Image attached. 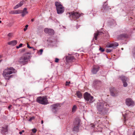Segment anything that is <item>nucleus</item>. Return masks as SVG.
<instances>
[{
	"label": "nucleus",
	"instance_id": "obj_1",
	"mask_svg": "<svg viewBox=\"0 0 135 135\" xmlns=\"http://www.w3.org/2000/svg\"><path fill=\"white\" fill-rule=\"evenodd\" d=\"M16 72V70L13 68H8L3 71V75L6 80H9L13 76V75H10L12 73H15Z\"/></svg>",
	"mask_w": 135,
	"mask_h": 135
},
{
	"label": "nucleus",
	"instance_id": "obj_2",
	"mask_svg": "<svg viewBox=\"0 0 135 135\" xmlns=\"http://www.w3.org/2000/svg\"><path fill=\"white\" fill-rule=\"evenodd\" d=\"M66 15L71 19L74 20L78 19L80 16V13L78 12L74 11L67 13Z\"/></svg>",
	"mask_w": 135,
	"mask_h": 135
},
{
	"label": "nucleus",
	"instance_id": "obj_3",
	"mask_svg": "<svg viewBox=\"0 0 135 135\" xmlns=\"http://www.w3.org/2000/svg\"><path fill=\"white\" fill-rule=\"evenodd\" d=\"M36 101L38 103L43 105H46L48 103L46 97H39L36 99Z\"/></svg>",
	"mask_w": 135,
	"mask_h": 135
},
{
	"label": "nucleus",
	"instance_id": "obj_4",
	"mask_svg": "<svg viewBox=\"0 0 135 135\" xmlns=\"http://www.w3.org/2000/svg\"><path fill=\"white\" fill-rule=\"evenodd\" d=\"M55 5L58 14H61L64 12V8L61 4V3L57 2H55Z\"/></svg>",
	"mask_w": 135,
	"mask_h": 135
},
{
	"label": "nucleus",
	"instance_id": "obj_5",
	"mask_svg": "<svg viewBox=\"0 0 135 135\" xmlns=\"http://www.w3.org/2000/svg\"><path fill=\"white\" fill-rule=\"evenodd\" d=\"M84 97L85 99L89 103H92L94 101L93 97L87 92L84 93Z\"/></svg>",
	"mask_w": 135,
	"mask_h": 135
},
{
	"label": "nucleus",
	"instance_id": "obj_6",
	"mask_svg": "<svg viewBox=\"0 0 135 135\" xmlns=\"http://www.w3.org/2000/svg\"><path fill=\"white\" fill-rule=\"evenodd\" d=\"M30 56L28 55H25L21 57L18 62L20 64H24L28 61Z\"/></svg>",
	"mask_w": 135,
	"mask_h": 135
},
{
	"label": "nucleus",
	"instance_id": "obj_7",
	"mask_svg": "<svg viewBox=\"0 0 135 135\" xmlns=\"http://www.w3.org/2000/svg\"><path fill=\"white\" fill-rule=\"evenodd\" d=\"M108 106V105H107L106 103H98L97 105V108L98 110L99 111H101L103 110V107H105V106Z\"/></svg>",
	"mask_w": 135,
	"mask_h": 135
},
{
	"label": "nucleus",
	"instance_id": "obj_8",
	"mask_svg": "<svg viewBox=\"0 0 135 135\" xmlns=\"http://www.w3.org/2000/svg\"><path fill=\"white\" fill-rule=\"evenodd\" d=\"M110 92L111 95L113 97L117 96L118 94V91L114 88H111L110 89Z\"/></svg>",
	"mask_w": 135,
	"mask_h": 135
},
{
	"label": "nucleus",
	"instance_id": "obj_9",
	"mask_svg": "<svg viewBox=\"0 0 135 135\" xmlns=\"http://www.w3.org/2000/svg\"><path fill=\"white\" fill-rule=\"evenodd\" d=\"M51 106L52 111L54 113L56 112L60 107L59 105L57 104H54L51 105Z\"/></svg>",
	"mask_w": 135,
	"mask_h": 135
},
{
	"label": "nucleus",
	"instance_id": "obj_10",
	"mask_svg": "<svg viewBox=\"0 0 135 135\" xmlns=\"http://www.w3.org/2000/svg\"><path fill=\"white\" fill-rule=\"evenodd\" d=\"M80 121L79 120L76 121L75 123V125L73 129V131L78 132L79 130V127L80 125Z\"/></svg>",
	"mask_w": 135,
	"mask_h": 135
},
{
	"label": "nucleus",
	"instance_id": "obj_11",
	"mask_svg": "<svg viewBox=\"0 0 135 135\" xmlns=\"http://www.w3.org/2000/svg\"><path fill=\"white\" fill-rule=\"evenodd\" d=\"M126 105L129 106H133L134 105V102L130 98H128L126 99Z\"/></svg>",
	"mask_w": 135,
	"mask_h": 135
},
{
	"label": "nucleus",
	"instance_id": "obj_12",
	"mask_svg": "<svg viewBox=\"0 0 135 135\" xmlns=\"http://www.w3.org/2000/svg\"><path fill=\"white\" fill-rule=\"evenodd\" d=\"M44 31L45 33H48L50 35H53L54 33V31L51 28H45L44 29Z\"/></svg>",
	"mask_w": 135,
	"mask_h": 135
},
{
	"label": "nucleus",
	"instance_id": "obj_13",
	"mask_svg": "<svg viewBox=\"0 0 135 135\" xmlns=\"http://www.w3.org/2000/svg\"><path fill=\"white\" fill-rule=\"evenodd\" d=\"M66 59L68 62H73L75 61V59L73 56H68L66 57Z\"/></svg>",
	"mask_w": 135,
	"mask_h": 135
},
{
	"label": "nucleus",
	"instance_id": "obj_14",
	"mask_svg": "<svg viewBox=\"0 0 135 135\" xmlns=\"http://www.w3.org/2000/svg\"><path fill=\"white\" fill-rule=\"evenodd\" d=\"M99 69V67L97 65L94 66L91 72L93 74H96L98 71Z\"/></svg>",
	"mask_w": 135,
	"mask_h": 135
},
{
	"label": "nucleus",
	"instance_id": "obj_15",
	"mask_svg": "<svg viewBox=\"0 0 135 135\" xmlns=\"http://www.w3.org/2000/svg\"><path fill=\"white\" fill-rule=\"evenodd\" d=\"M118 45V44L117 42H115L113 44L107 45V47H112L114 49Z\"/></svg>",
	"mask_w": 135,
	"mask_h": 135
},
{
	"label": "nucleus",
	"instance_id": "obj_16",
	"mask_svg": "<svg viewBox=\"0 0 135 135\" xmlns=\"http://www.w3.org/2000/svg\"><path fill=\"white\" fill-rule=\"evenodd\" d=\"M123 83V85L124 87H126L127 85V84L126 81L127 80V78L124 76L120 78Z\"/></svg>",
	"mask_w": 135,
	"mask_h": 135
},
{
	"label": "nucleus",
	"instance_id": "obj_17",
	"mask_svg": "<svg viewBox=\"0 0 135 135\" xmlns=\"http://www.w3.org/2000/svg\"><path fill=\"white\" fill-rule=\"evenodd\" d=\"M128 37V35L126 34H122L118 35L117 37V38L118 40L122 39L124 38H127Z\"/></svg>",
	"mask_w": 135,
	"mask_h": 135
},
{
	"label": "nucleus",
	"instance_id": "obj_18",
	"mask_svg": "<svg viewBox=\"0 0 135 135\" xmlns=\"http://www.w3.org/2000/svg\"><path fill=\"white\" fill-rule=\"evenodd\" d=\"M95 87L97 89L99 88L101 86V83L99 81H96L94 83Z\"/></svg>",
	"mask_w": 135,
	"mask_h": 135
},
{
	"label": "nucleus",
	"instance_id": "obj_19",
	"mask_svg": "<svg viewBox=\"0 0 135 135\" xmlns=\"http://www.w3.org/2000/svg\"><path fill=\"white\" fill-rule=\"evenodd\" d=\"M22 14L21 16L22 17H24L28 13V12L27 11V8H25L23 10H22Z\"/></svg>",
	"mask_w": 135,
	"mask_h": 135
},
{
	"label": "nucleus",
	"instance_id": "obj_20",
	"mask_svg": "<svg viewBox=\"0 0 135 135\" xmlns=\"http://www.w3.org/2000/svg\"><path fill=\"white\" fill-rule=\"evenodd\" d=\"M8 126H6L5 127H2V129L1 131V133L3 134V133L7 132L8 131Z\"/></svg>",
	"mask_w": 135,
	"mask_h": 135
},
{
	"label": "nucleus",
	"instance_id": "obj_21",
	"mask_svg": "<svg viewBox=\"0 0 135 135\" xmlns=\"http://www.w3.org/2000/svg\"><path fill=\"white\" fill-rule=\"evenodd\" d=\"M17 43V41L16 40H14L11 41L9 42L8 43L9 45H11L13 46L16 45Z\"/></svg>",
	"mask_w": 135,
	"mask_h": 135
},
{
	"label": "nucleus",
	"instance_id": "obj_22",
	"mask_svg": "<svg viewBox=\"0 0 135 135\" xmlns=\"http://www.w3.org/2000/svg\"><path fill=\"white\" fill-rule=\"evenodd\" d=\"M23 4V3H22V2H20V3L18 4L17 5H16L15 6L13 9H15L17 8H18L21 7L22 6Z\"/></svg>",
	"mask_w": 135,
	"mask_h": 135
},
{
	"label": "nucleus",
	"instance_id": "obj_23",
	"mask_svg": "<svg viewBox=\"0 0 135 135\" xmlns=\"http://www.w3.org/2000/svg\"><path fill=\"white\" fill-rule=\"evenodd\" d=\"M75 95H76L78 98H82V95L81 93L79 91L76 92Z\"/></svg>",
	"mask_w": 135,
	"mask_h": 135
},
{
	"label": "nucleus",
	"instance_id": "obj_24",
	"mask_svg": "<svg viewBox=\"0 0 135 135\" xmlns=\"http://www.w3.org/2000/svg\"><path fill=\"white\" fill-rule=\"evenodd\" d=\"M77 108V107L76 105H74L72 108V112H73V113L75 112Z\"/></svg>",
	"mask_w": 135,
	"mask_h": 135
},
{
	"label": "nucleus",
	"instance_id": "obj_25",
	"mask_svg": "<svg viewBox=\"0 0 135 135\" xmlns=\"http://www.w3.org/2000/svg\"><path fill=\"white\" fill-rule=\"evenodd\" d=\"M98 34L97 33V32L95 33H94V38L95 39V40H96L97 39V37L98 36Z\"/></svg>",
	"mask_w": 135,
	"mask_h": 135
},
{
	"label": "nucleus",
	"instance_id": "obj_26",
	"mask_svg": "<svg viewBox=\"0 0 135 135\" xmlns=\"http://www.w3.org/2000/svg\"><path fill=\"white\" fill-rule=\"evenodd\" d=\"M15 14H18L21 13H22L21 10H15Z\"/></svg>",
	"mask_w": 135,
	"mask_h": 135
},
{
	"label": "nucleus",
	"instance_id": "obj_27",
	"mask_svg": "<svg viewBox=\"0 0 135 135\" xmlns=\"http://www.w3.org/2000/svg\"><path fill=\"white\" fill-rule=\"evenodd\" d=\"M132 54L133 56L135 59V47L133 48L132 51Z\"/></svg>",
	"mask_w": 135,
	"mask_h": 135
},
{
	"label": "nucleus",
	"instance_id": "obj_28",
	"mask_svg": "<svg viewBox=\"0 0 135 135\" xmlns=\"http://www.w3.org/2000/svg\"><path fill=\"white\" fill-rule=\"evenodd\" d=\"M27 47L28 48H29L30 49H31V48L33 50H35V49L33 48V47H30L28 43L27 44Z\"/></svg>",
	"mask_w": 135,
	"mask_h": 135
},
{
	"label": "nucleus",
	"instance_id": "obj_29",
	"mask_svg": "<svg viewBox=\"0 0 135 135\" xmlns=\"http://www.w3.org/2000/svg\"><path fill=\"white\" fill-rule=\"evenodd\" d=\"M97 33H98V35H102L103 34V33L102 32H99V31H98L97 32Z\"/></svg>",
	"mask_w": 135,
	"mask_h": 135
},
{
	"label": "nucleus",
	"instance_id": "obj_30",
	"mask_svg": "<svg viewBox=\"0 0 135 135\" xmlns=\"http://www.w3.org/2000/svg\"><path fill=\"white\" fill-rule=\"evenodd\" d=\"M7 36L10 37H12L13 36V33H9L8 34Z\"/></svg>",
	"mask_w": 135,
	"mask_h": 135
},
{
	"label": "nucleus",
	"instance_id": "obj_31",
	"mask_svg": "<svg viewBox=\"0 0 135 135\" xmlns=\"http://www.w3.org/2000/svg\"><path fill=\"white\" fill-rule=\"evenodd\" d=\"M99 50L102 52H103L104 51V49L100 47L99 48Z\"/></svg>",
	"mask_w": 135,
	"mask_h": 135
},
{
	"label": "nucleus",
	"instance_id": "obj_32",
	"mask_svg": "<svg viewBox=\"0 0 135 135\" xmlns=\"http://www.w3.org/2000/svg\"><path fill=\"white\" fill-rule=\"evenodd\" d=\"M112 50L110 49H106V51L107 52H110Z\"/></svg>",
	"mask_w": 135,
	"mask_h": 135
},
{
	"label": "nucleus",
	"instance_id": "obj_33",
	"mask_svg": "<svg viewBox=\"0 0 135 135\" xmlns=\"http://www.w3.org/2000/svg\"><path fill=\"white\" fill-rule=\"evenodd\" d=\"M70 83V81L68 82V81H66V84L65 85L66 86H68L69 84Z\"/></svg>",
	"mask_w": 135,
	"mask_h": 135
},
{
	"label": "nucleus",
	"instance_id": "obj_34",
	"mask_svg": "<svg viewBox=\"0 0 135 135\" xmlns=\"http://www.w3.org/2000/svg\"><path fill=\"white\" fill-rule=\"evenodd\" d=\"M22 45H23V44H20L19 45V46H17V47H16V48H17V49H18V48H19L21 47L22 46Z\"/></svg>",
	"mask_w": 135,
	"mask_h": 135
},
{
	"label": "nucleus",
	"instance_id": "obj_35",
	"mask_svg": "<svg viewBox=\"0 0 135 135\" xmlns=\"http://www.w3.org/2000/svg\"><path fill=\"white\" fill-rule=\"evenodd\" d=\"M32 130V132H33L34 133H36L37 131V130L35 128L33 129Z\"/></svg>",
	"mask_w": 135,
	"mask_h": 135
},
{
	"label": "nucleus",
	"instance_id": "obj_36",
	"mask_svg": "<svg viewBox=\"0 0 135 135\" xmlns=\"http://www.w3.org/2000/svg\"><path fill=\"white\" fill-rule=\"evenodd\" d=\"M10 13L12 14H15V10L11 11L10 12Z\"/></svg>",
	"mask_w": 135,
	"mask_h": 135
},
{
	"label": "nucleus",
	"instance_id": "obj_37",
	"mask_svg": "<svg viewBox=\"0 0 135 135\" xmlns=\"http://www.w3.org/2000/svg\"><path fill=\"white\" fill-rule=\"evenodd\" d=\"M25 51V49H23L21 50V53H22L24 52Z\"/></svg>",
	"mask_w": 135,
	"mask_h": 135
},
{
	"label": "nucleus",
	"instance_id": "obj_38",
	"mask_svg": "<svg viewBox=\"0 0 135 135\" xmlns=\"http://www.w3.org/2000/svg\"><path fill=\"white\" fill-rule=\"evenodd\" d=\"M59 59L57 58H56L55 59V62H59Z\"/></svg>",
	"mask_w": 135,
	"mask_h": 135
},
{
	"label": "nucleus",
	"instance_id": "obj_39",
	"mask_svg": "<svg viewBox=\"0 0 135 135\" xmlns=\"http://www.w3.org/2000/svg\"><path fill=\"white\" fill-rule=\"evenodd\" d=\"M34 117H32L30 118V119L29 120V121H31L32 120L34 119Z\"/></svg>",
	"mask_w": 135,
	"mask_h": 135
},
{
	"label": "nucleus",
	"instance_id": "obj_40",
	"mask_svg": "<svg viewBox=\"0 0 135 135\" xmlns=\"http://www.w3.org/2000/svg\"><path fill=\"white\" fill-rule=\"evenodd\" d=\"M24 132H25L23 130L22 131L20 132H19V133L20 134H22L23 133H24Z\"/></svg>",
	"mask_w": 135,
	"mask_h": 135
},
{
	"label": "nucleus",
	"instance_id": "obj_41",
	"mask_svg": "<svg viewBox=\"0 0 135 135\" xmlns=\"http://www.w3.org/2000/svg\"><path fill=\"white\" fill-rule=\"evenodd\" d=\"M41 53V54H40L41 55L42 53V52L43 51V50L42 49H41L40 50V51H39Z\"/></svg>",
	"mask_w": 135,
	"mask_h": 135
},
{
	"label": "nucleus",
	"instance_id": "obj_42",
	"mask_svg": "<svg viewBox=\"0 0 135 135\" xmlns=\"http://www.w3.org/2000/svg\"><path fill=\"white\" fill-rule=\"evenodd\" d=\"M12 24L11 23H8V25L9 26H12Z\"/></svg>",
	"mask_w": 135,
	"mask_h": 135
},
{
	"label": "nucleus",
	"instance_id": "obj_43",
	"mask_svg": "<svg viewBox=\"0 0 135 135\" xmlns=\"http://www.w3.org/2000/svg\"><path fill=\"white\" fill-rule=\"evenodd\" d=\"M94 14H95L97 12V10H96V9H94Z\"/></svg>",
	"mask_w": 135,
	"mask_h": 135
},
{
	"label": "nucleus",
	"instance_id": "obj_44",
	"mask_svg": "<svg viewBox=\"0 0 135 135\" xmlns=\"http://www.w3.org/2000/svg\"><path fill=\"white\" fill-rule=\"evenodd\" d=\"M31 54V53L29 52H27L26 53V54Z\"/></svg>",
	"mask_w": 135,
	"mask_h": 135
},
{
	"label": "nucleus",
	"instance_id": "obj_45",
	"mask_svg": "<svg viewBox=\"0 0 135 135\" xmlns=\"http://www.w3.org/2000/svg\"><path fill=\"white\" fill-rule=\"evenodd\" d=\"M11 106H12L11 105H10L8 107V109H10Z\"/></svg>",
	"mask_w": 135,
	"mask_h": 135
},
{
	"label": "nucleus",
	"instance_id": "obj_46",
	"mask_svg": "<svg viewBox=\"0 0 135 135\" xmlns=\"http://www.w3.org/2000/svg\"><path fill=\"white\" fill-rule=\"evenodd\" d=\"M28 27V25H26V26H25V27L26 28H27Z\"/></svg>",
	"mask_w": 135,
	"mask_h": 135
},
{
	"label": "nucleus",
	"instance_id": "obj_47",
	"mask_svg": "<svg viewBox=\"0 0 135 135\" xmlns=\"http://www.w3.org/2000/svg\"><path fill=\"white\" fill-rule=\"evenodd\" d=\"M27 29V28H24V30L25 31Z\"/></svg>",
	"mask_w": 135,
	"mask_h": 135
},
{
	"label": "nucleus",
	"instance_id": "obj_48",
	"mask_svg": "<svg viewBox=\"0 0 135 135\" xmlns=\"http://www.w3.org/2000/svg\"><path fill=\"white\" fill-rule=\"evenodd\" d=\"M34 20L33 19H32L31 20V21L32 22H33L34 21Z\"/></svg>",
	"mask_w": 135,
	"mask_h": 135
},
{
	"label": "nucleus",
	"instance_id": "obj_49",
	"mask_svg": "<svg viewBox=\"0 0 135 135\" xmlns=\"http://www.w3.org/2000/svg\"><path fill=\"white\" fill-rule=\"evenodd\" d=\"M41 123L42 124H43V120H42L41 121Z\"/></svg>",
	"mask_w": 135,
	"mask_h": 135
},
{
	"label": "nucleus",
	"instance_id": "obj_50",
	"mask_svg": "<svg viewBox=\"0 0 135 135\" xmlns=\"http://www.w3.org/2000/svg\"><path fill=\"white\" fill-rule=\"evenodd\" d=\"M132 135H135V131L133 132Z\"/></svg>",
	"mask_w": 135,
	"mask_h": 135
},
{
	"label": "nucleus",
	"instance_id": "obj_51",
	"mask_svg": "<svg viewBox=\"0 0 135 135\" xmlns=\"http://www.w3.org/2000/svg\"><path fill=\"white\" fill-rule=\"evenodd\" d=\"M1 18H0V20L1 19ZM2 22V21L0 20V23H1Z\"/></svg>",
	"mask_w": 135,
	"mask_h": 135
},
{
	"label": "nucleus",
	"instance_id": "obj_52",
	"mask_svg": "<svg viewBox=\"0 0 135 135\" xmlns=\"http://www.w3.org/2000/svg\"><path fill=\"white\" fill-rule=\"evenodd\" d=\"M92 126V127H94V125H93V126Z\"/></svg>",
	"mask_w": 135,
	"mask_h": 135
},
{
	"label": "nucleus",
	"instance_id": "obj_53",
	"mask_svg": "<svg viewBox=\"0 0 135 135\" xmlns=\"http://www.w3.org/2000/svg\"><path fill=\"white\" fill-rule=\"evenodd\" d=\"M1 56H0V58H1Z\"/></svg>",
	"mask_w": 135,
	"mask_h": 135
},
{
	"label": "nucleus",
	"instance_id": "obj_54",
	"mask_svg": "<svg viewBox=\"0 0 135 135\" xmlns=\"http://www.w3.org/2000/svg\"><path fill=\"white\" fill-rule=\"evenodd\" d=\"M123 48H122V50H123Z\"/></svg>",
	"mask_w": 135,
	"mask_h": 135
},
{
	"label": "nucleus",
	"instance_id": "obj_55",
	"mask_svg": "<svg viewBox=\"0 0 135 135\" xmlns=\"http://www.w3.org/2000/svg\"><path fill=\"white\" fill-rule=\"evenodd\" d=\"M1 60H0V62H1Z\"/></svg>",
	"mask_w": 135,
	"mask_h": 135
}]
</instances>
